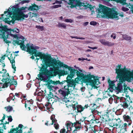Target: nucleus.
Returning a JSON list of instances; mask_svg holds the SVG:
<instances>
[{
  "label": "nucleus",
  "mask_w": 133,
  "mask_h": 133,
  "mask_svg": "<svg viewBox=\"0 0 133 133\" xmlns=\"http://www.w3.org/2000/svg\"><path fill=\"white\" fill-rule=\"evenodd\" d=\"M24 39L23 36H20L18 37L17 41H14L13 43L20 45L21 48L22 50H26L30 53L33 54L36 57H39V58H37L36 59L38 60L40 59L42 61L43 64L41 67L42 68L46 69L48 66H51L53 67L54 70L60 75H65L68 74V71H65L64 70H59L58 68H56L54 66L57 62L55 59L52 58L51 56L46 55L41 52H38L36 50L39 49L38 47L34 46L33 44L30 45L29 44H26V46L24 44Z\"/></svg>",
  "instance_id": "f257e3e1"
},
{
  "label": "nucleus",
  "mask_w": 133,
  "mask_h": 133,
  "mask_svg": "<svg viewBox=\"0 0 133 133\" xmlns=\"http://www.w3.org/2000/svg\"><path fill=\"white\" fill-rule=\"evenodd\" d=\"M77 68L78 69V70H77L76 71L78 77L76 78L75 80L73 79L69 81L68 80L67 81H64L61 82L58 81L54 83V84L56 85L59 84L62 88H63L65 89V90H66V91H63L61 89L58 90L59 92L64 97L68 94L70 90L71 91V90L75 89L76 83H78L81 79L86 80L87 82H89L90 85L92 87L96 88L99 87V82L98 77L92 75L90 76V78H89V79H88V76L83 74L82 70L78 68Z\"/></svg>",
  "instance_id": "f03ea898"
},
{
  "label": "nucleus",
  "mask_w": 133,
  "mask_h": 133,
  "mask_svg": "<svg viewBox=\"0 0 133 133\" xmlns=\"http://www.w3.org/2000/svg\"><path fill=\"white\" fill-rule=\"evenodd\" d=\"M115 71L117 74L116 81L118 82L116 89L118 92H122L123 90V87L124 90L128 87L125 83V81L131 82L133 81V71L127 68H122L121 65L116 66Z\"/></svg>",
  "instance_id": "7ed1b4c3"
},
{
  "label": "nucleus",
  "mask_w": 133,
  "mask_h": 133,
  "mask_svg": "<svg viewBox=\"0 0 133 133\" xmlns=\"http://www.w3.org/2000/svg\"><path fill=\"white\" fill-rule=\"evenodd\" d=\"M26 8L22 7L19 8L18 5H15L12 7L11 6L8 9V11H5L4 15L7 16V17H9L12 14H13V18L12 20H21L23 17L27 18L28 16L27 15H24L23 13Z\"/></svg>",
  "instance_id": "20e7f679"
},
{
  "label": "nucleus",
  "mask_w": 133,
  "mask_h": 133,
  "mask_svg": "<svg viewBox=\"0 0 133 133\" xmlns=\"http://www.w3.org/2000/svg\"><path fill=\"white\" fill-rule=\"evenodd\" d=\"M98 14L104 18H112L116 19H119V16H123L122 13H118L117 11L101 5L99 6Z\"/></svg>",
  "instance_id": "39448f33"
},
{
  "label": "nucleus",
  "mask_w": 133,
  "mask_h": 133,
  "mask_svg": "<svg viewBox=\"0 0 133 133\" xmlns=\"http://www.w3.org/2000/svg\"><path fill=\"white\" fill-rule=\"evenodd\" d=\"M65 124L67 130L66 133H71L70 131L72 130H74L73 132L76 133V131L81 128V125L78 122L73 124L69 121H67Z\"/></svg>",
  "instance_id": "423d86ee"
},
{
  "label": "nucleus",
  "mask_w": 133,
  "mask_h": 133,
  "mask_svg": "<svg viewBox=\"0 0 133 133\" xmlns=\"http://www.w3.org/2000/svg\"><path fill=\"white\" fill-rule=\"evenodd\" d=\"M0 83L2 84V88H5L7 87L8 85H10V88L11 89V85H16L17 84L16 81H15L13 78H10L8 77L6 79H4L3 78L0 82Z\"/></svg>",
  "instance_id": "0eeeda50"
},
{
  "label": "nucleus",
  "mask_w": 133,
  "mask_h": 133,
  "mask_svg": "<svg viewBox=\"0 0 133 133\" xmlns=\"http://www.w3.org/2000/svg\"><path fill=\"white\" fill-rule=\"evenodd\" d=\"M57 64L60 67H63L68 68L69 70L70 71V74L67 77V79L68 80H70L74 76L75 74V72L76 71V70L75 69H72V67L64 64L63 62H61L59 61H58L57 62Z\"/></svg>",
  "instance_id": "6e6552de"
},
{
  "label": "nucleus",
  "mask_w": 133,
  "mask_h": 133,
  "mask_svg": "<svg viewBox=\"0 0 133 133\" xmlns=\"http://www.w3.org/2000/svg\"><path fill=\"white\" fill-rule=\"evenodd\" d=\"M8 29H6L5 30H4L3 31V32H1L0 33V37L1 38H3L4 39V41L6 43H10L9 41H8L7 39V38H8V36H11L13 37L14 38H18L17 36V35L12 34L11 33H10L8 34L6 32Z\"/></svg>",
  "instance_id": "1a4fd4ad"
},
{
  "label": "nucleus",
  "mask_w": 133,
  "mask_h": 133,
  "mask_svg": "<svg viewBox=\"0 0 133 133\" xmlns=\"http://www.w3.org/2000/svg\"><path fill=\"white\" fill-rule=\"evenodd\" d=\"M126 97H127V101H126L120 104L124 108H126L129 107V110H130L131 109H132L133 107H132L131 105L130 104V103H132V101H130V97L128 95H126Z\"/></svg>",
  "instance_id": "9d476101"
},
{
  "label": "nucleus",
  "mask_w": 133,
  "mask_h": 133,
  "mask_svg": "<svg viewBox=\"0 0 133 133\" xmlns=\"http://www.w3.org/2000/svg\"><path fill=\"white\" fill-rule=\"evenodd\" d=\"M8 59L10 61L11 63L12 64V68L14 69V73H15V72L16 71V67L15 65V56L14 54H10L9 57H8Z\"/></svg>",
  "instance_id": "9b49d317"
},
{
  "label": "nucleus",
  "mask_w": 133,
  "mask_h": 133,
  "mask_svg": "<svg viewBox=\"0 0 133 133\" xmlns=\"http://www.w3.org/2000/svg\"><path fill=\"white\" fill-rule=\"evenodd\" d=\"M99 41L102 45L104 46H107L109 47L112 46L115 44L114 43L111 42L106 41L104 39H101Z\"/></svg>",
  "instance_id": "f8f14e48"
},
{
  "label": "nucleus",
  "mask_w": 133,
  "mask_h": 133,
  "mask_svg": "<svg viewBox=\"0 0 133 133\" xmlns=\"http://www.w3.org/2000/svg\"><path fill=\"white\" fill-rule=\"evenodd\" d=\"M108 82L109 87L108 90H109V92L110 91V92L112 93L114 90V89L116 88L115 86L114 82L110 80L108 81Z\"/></svg>",
  "instance_id": "ddd939ff"
},
{
  "label": "nucleus",
  "mask_w": 133,
  "mask_h": 133,
  "mask_svg": "<svg viewBox=\"0 0 133 133\" xmlns=\"http://www.w3.org/2000/svg\"><path fill=\"white\" fill-rule=\"evenodd\" d=\"M124 121L126 122L132 123V121L130 117L127 115H124L123 116Z\"/></svg>",
  "instance_id": "4468645a"
},
{
  "label": "nucleus",
  "mask_w": 133,
  "mask_h": 133,
  "mask_svg": "<svg viewBox=\"0 0 133 133\" xmlns=\"http://www.w3.org/2000/svg\"><path fill=\"white\" fill-rule=\"evenodd\" d=\"M38 6L36 5H34L32 6H31L29 8V10H38Z\"/></svg>",
  "instance_id": "2eb2a0df"
},
{
  "label": "nucleus",
  "mask_w": 133,
  "mask_h": 133,
  "mask_svg": "<svg viewBox=\"0 0 133 133\" xmlns=\"http://www.w3.org/2000/svg\"><path fill=\"white\" fill-rule=\"evenodd\" d=\"M123 38L124 39L127 41H129L131 40V38L130 36H129L126 35H123L122 36Z\"/></svg>",
  "instance_id": "dca6fc26"
},
{
  "label": "nucleus",
  "mask_w": 133,
  "mask_h": 133,
  "mask_svg": "<svg viewBox=\"0 0 133 133\" xmlns=\"http://www.w3.org/2000/svg\"><path fill=\"white\" fill-rule=\"evenodd\" d=\"M19 32V30L17 28H14L13 30H8L7 33L9 34L10 33H11L12 34V33H13L14 32H15L16 33H18Z\"/></svg>",
  "instance_id": "f3484780"
},
{
  "label": "nucleus",
  "mask_w": 133,
  "mask_h": 133,
  "mask_svg": "<svg viewBox=\"0 0 133 133\" xmlns=\"http://www.w3.org/2000/svg\"><path fill=\"white\" fill-rule=\"evenodd\" d=\"M49 100H50V99H55L59 101V99L57 96H53L52 94H50V96L48 97Z\"/></svg>",
  "instance_id": "a211bd4d"
},
{
  "label": "nucleus",
  "mask_w": 133,
  "mask_h": 133,
  "mask_svg": "<svg viewBox=\"0 0 133 133\" xmlns=\"http://www.w3.org/2000/svg\"><path fill=\"white\" fill-rule=\"evenodd\" d=\"M18 129V128H16V129H13L12 131H10V133H14L13 132H14L16 131ZM22 129L21 128H20L18 131H17V132L14 133H22Z\"/></svg>",
  "instance_id": "6ab92c4d"
},
{
  "label": "nucleus",
  "mask_w": 133,
  "mask_h": 133,
  "mask_svg": "<svg viewBox=\"0 0 133 133\" xmlns=\"http://www.w3.org/2000/svg\"><path fill=\"white\" fill-rule=\"evenodd\" d=\"M57 26L58 27H62L64 29H66V25L63 23H58V24L57 25Z\"/></svg>",
  "instance_id": "aec40b11"
},
{
  "label": "nucleus",
  "mask_w": 133,
  "mask_h": 133,
  "mask_svg": "<svg viewBox=\"0 0 133 133\" xmlns=\"http://www.w3.org/2000/svg\"><path fill=\"white\" fill-rule=\"evenodd\" d=\"M48 88L49 89L50 93H52L53 92L55 91L56 90L55 87L52 85L49 86Z\"/></svg>",
  "instance_id": "412c9836"
},
{
  "label": "nucleus",
  "mask_w": 133,
  "mask_h": 133,
  "mask_svg": "<svg viewBox=\"0 0 133 133\" xmlns=\"http://www.w3.org/2000/svg\"><path fill=\"white\" fill-rule=\"evenodd\" d=\"M29 14L30 15V17L31 18H32L33 17H37V16H38V15L37 13H33L30 12Z\"/></svg>",
  "instance_id": "4be33fe9"
},
{
  "label": "nucleus",
  "mask_w": 133,
  "mask_h": 133,
  "mask_svg": "<svg viewBox=\"0 0 133 133\" xmlns=\"http://www.w3.org/2000/svg\"><path fill=\"white\" fill-rule=\"evenodd\" d=\"M131 123H131L126 122L123 124V125H122V127H123V128H124L125 131H126L127 130L126 127L128 126H129L130 125Z\"/></svg>",
  "instance_id": "5701e85b"
},
{
  "label": "nucleus",
  "mask_w": 133,
  "mask_h": 133,
  "mask_svg": "<svg viewBox=\"0 0 133 133\" xmlns=\"http://www.w3.org/2000/svg\"><path fill=\"white\" fill-rule=\"evenodd\" d=\"M126 98H125L124 97H121L120 98L119 97V102H120L121 103H122L124 102L125 101H127V97Z\"/></svg>",
  "instance_id": "b1692460"
},
{
  "label": "nucleus",
  "mask_w": 133,
  "mask_h": 133,
  "mask_svg": "<svg viewBox=\"0 0 133 133\" xmlns=\"http://www.w3.org/2000/svg\"><path fill=\"white\" fill-rule=\"evenodd\" d=\"M77 110L78 112H81L84 110V108H83L81 105H78L77 107Z\"/></svg>",
  "instance_id": "393cba45"
},
{
  "label": "nucleus",
  "mask_w": 133,
  "mask_h": 133,
  "mask_svg": "<svg viewBox=\"0 0 133 133\" xmlns=\"http://www.w3.org/2000/svg\"><path fill=\"white\" fill-rule=\"evenodd\" d=\"M33 103V102L32 101V100H30L29 101H28L27 102V103L25 104V108H26L27 105L28 107L29 106H31V105H32Z\"/></svg>",
  "instance_id": "a878e982"
},
{
  "label": "nucleus",
  "mask_w": 133,
  "mask_h": 133,
  "mask_svg": "<svg viewBox=\"0 0 133 133\" xmlns=\"http://www.w3.org/2000/svg\"><path fill=\"white\" fill-rule=\"evenodd\" d=\"M114 98V101L115 103H117L119 102V97L117 96H115Z\"/></svg>",
  "instance_id": "bb28decb"
},
{
  "label": "nucleus",
  "mask_w": 133,
  "mask_h": 133,
  "mask_svg": "<svg viewBox=\"0 0 133 133\" xmlns=\"http://www.w3.org/2000/svg\"><path fill=\"white\" fill-rule=\"evenodd\" d=\"M36 28L41 31L43 30L44 29V26H41L40 25H36Z\"/></svg>",
  "instance_id": "cd10ccee"
},
{
  "label": "nucleus",
  "mask_w": 133,
  "mask_h": 133,
  "mask_svg": "<svg viewBox=\"0 0 133 133\" xmlns=\"http://www.w3.org/2000/svg\"><path fill=\"white\" fill-rule=\"evenodd\" d=\"M51 119L52 120V121L51 125H52L53 123H54L56 121V119L55 118V115H51Z\"/></svg>",
  "instance_id": "c85d7f7f"
},
{
  "label": "nucleus",
  "mask_w": 133,
  "mask_h": 133,
  "mask_svg": "<svg viewBox=\"0 0 133 133\" xmlns=\"http://www.w3.org/2000/svg\"><path fill=\"white\" fill-rule=\"evenodd\" d=\"M71 37L72 38H76V39H83V40L85 39V38H83V37H78L77 36H71Z\"/></svg>",
  "instance_id": "c756f323"
},
{
  "label": "nucleus",
  "mask_w": 133,
  "mask_h": 133,
  "mask_svg": "<svg viewBox=\"0 0 133 133\" xmlns=\"http://www.w3.org/2000/svg\"><path fill=\"white\" fill-rule=\"evenodd\" d=\"M5 108L6 109V110L8 111H11L12 110V108L11 107H8Z\"/></svg>",
  "instance_id": "7c9ffc66"
},
{
  "label": "nucleus",
  "mask_w": 133,
  "mask_h": 133,
  "mask_svg": "<svg viewBox=\"0 0 133 133\" xmlns=\"http://www.w3.org/2000/svg\"><path fill=\"white\" fill-rule=\"evenodd\" d=\"M64 21L66 22L72 23L73 21L71 19H65Z\"/></svg>",
  "instance_id": "2f4dec72"
},
{
  "label": "nucleus",
  "mask_w": 133,
  "mask_h": 133,
  "mask_svg": "<svg viewBox=\"0 0 133 133\" xmlns=\"http://www.w3.org/2000/svg\"><path fill=\"white\" fill-rule=\"evenodd\" d=\"M115 121L116 122V123H117V124H118V126L119 125H120V123H121V121L120 120L119 118L116 119L115 120Z\"/></svg>",
  "instance_id": "473e14b6"
},
{
  "label": "nucleus",
  "mask_w": 133,
  "mask_h": 133,
  "mask_svg": "<svg viewBox=\"0 0 133 133\" xmlns=\"http://www.w3.org/2000/svg\"><path fill=\"white\" fill-rule=\"evenodd\" d=\"M114 97L113 96L112 97V96H111L110 98H109V103H110L111 104L112 103L113 101V99H114Z\"/></svg>",
  "instance_id": "72a5a7b5"
},
{
  "label": "nucleus",
  "mask_w": 133,
  "mask_h": 133,
  "mask_svg": "<svg viewBox=\"0 0 133 133\" xmlns=\"http://www.w3.org/2000/svg\"><path fill=\"white\" fill-rule=\"evenodd\" d=\"M91 112L93 114H97L98 112L96 109H92Z\"/></svg>",
  "instance_id": "f704fd0d"
},
{
  "label": "nucleus",
  "mask_w": 133,
  "mask_h": 133,
  "mask_svg": "<svg viewBox=\"0 0 133 133\" xmlns=\"http://www.w3.org/2000/svg\"><path fill=\"white\" fill-rule=\"evenodd\" d=\"M61 5H53L52 7L53 8H57L61 7Z\"/></svg>",
  "instance_id": "c9c22d12"
},
{
  "label": "nucleus",
  "mask_w": 133,
  "mask_h": 133,
  "mask_svg": "<svg viewBox=\"0 0 133 133\" xmlns=\"http://www.w3.org/2000/svg\"><path fill=\"white\" fill-rule=\"evenodd\" d=\"M122 10L124 11H126L129 10V9L126 7H123L122 8Z\"/></svg>",
  "instance_id": "e433bc0d"
},
{
  "label": "nucleus",
  "mask_w": 133,
  "mask_h": 133,
  "mask_svg": "<svg viewBox=\"0 0 133 133\" xmlns=\"http://www.w3.org/2000/svg\"><path fill=\"white\" fill-rule=\"evenodd\" d=\"M6 54L5 55V56H6L7 57H9V56L11 54L10 53V52H9L8 51H7L6 52Z\"/></svg>",
  "instance_id": "4c0bfd02"
},
{
  "label": "nucleus",
  "mask_w": 133,
  "mask_h": 133,
  "mask_svg": "<svg viewBox=\"0 0 133 133\" xmlns=\"http://www.w3.org/2000/svg\"><path fill=\"white\" fill-rule=\"evenodd\" d=\"M97 23L96 22L91 21L90 22V24L91 25H96Z\"/></svg>",
  "instance_id": "58836bf2"
},
{
  "label": "nucleus",
  "mask_w": 133,
  "mask_h": 133,
  "mask_svg": "<svg viewBox=\"0 0 133 133\" xmlns=\"http://www.w3.org/2000/svg\"><path fill=\"white\" fill-rule=\"evenodd\" d=\"M105 93L108 96H110L111 95V93L109 91H106Z\"/></svg>",
  "instance_id": "ea45409f"
},
{
  "label": "nucleus",
  "mask_w": 133,
  "mask_h": 133,
  "mask_svg": "<svg viewBox=\"0 0 133 133\" xmlns=\"http://www.w3.org/2000/svg\"><path fill=\"white\" fill-rule=\"evenodd\" d=\"M65 131V129H62L60 131L61 133H64Z\"/></svg>",
  "instance_id": "a19ab883"
},
{
  "label": "nucleus",
  "mask_w": 133,
  "mask_h": 133,
  "mask_svg": "<svg viewBox=\"0 0 133 133\" xmlns=\"http://www.w3.org/2000/svg\"><path fill=\"white\" fill-rule=\"evenodd\" d=\"M111 38H113L114 39L116 38V36L114 34H112L111 35Z\"/></svg>",
  "instance_id": "79ce46f5"
},
{
  "label": "nucleus",
  "mask_w": 133,
  "mask_h": 133,
  "mask_svg": "<svg viewBox=\"0 0 133 133\" xmlns=\"http://www.w3.org/2000/svg\"><path fill=\"white\" fill-rule=\"evenodd\" d=\"M54 126L55 127L56 129H57L58 128L59 125L58 124H54Z\"/></svg>",
  "instance_id": "37998d69"
},
{
  "label": "nucleus",
  "mask_w": 133,
  "mask_h": 133,
  "mask_svg": "<svg viewBox=\"0 0 133 133\" xmlns=\"http://www.w3.org/2000/svg\"><path fill=\"white\" fill-rule=\"evenodd\" d=\"M118 124L116 123V122L115 120L113 126L114 127H117L118 126Z\"/></svg>",
  "instance_id": "c03bdc74"
},
{
  "label": "nucleus",
  "mask_w": 133,
  "mask_h": 133,
  "mask_svg": "<svg viewBox=\"0 0 133 133\" xmlns=\"http://www.w3.org/2000/svg\"><path fill=\"white\" fill-rule=\"evenodd\" d=\"M8 120L9 121H10V122L12 121V119L11 116H9L8 118Z\"/></svg>",
  "instance_id": "a18cd8bd"
},
{
  "label": "nucleus",
  "mask_w": 133,
  "mask_h": 133,
  "mask_svg": "<svg viewBox=\"0 0 133 133\" xmlns=\"http://www.w3.org/2000/svg\"><path fill=\"white\" fill-rule=\"evenodd\" d=\"M88 47L90 49H96L98 48L97 47H90L89 46H88Z\"/></svg>",
  "instance_id": "49530a36"
},
{
  "label": "nucleus",
  "mask_w": 133,
  "mask_h": 133,
  "mask_svg": "<svg viewBox=\"0 0 133 133\" xmlns=\"http://www.w3.org/2000/svg\"><path fill=\"white\" fill-rule=\"evenodd\" d=\"M78 60L79 61H84L85 60V58L82 57L81 58H78Z\"/></svg>",
  "instance_id": "de8ad7c7"
},
{
  "label": "nucleus",
  "mask_w": 133,
  "mask_h": 133,
  "mask_svg": "<svg viewBox=\"0 0 133 133\" xmlns=\"http://www.w3.org/2000/svg\"><path fill=\"white\" fill-rule=\"evenodd\" d=\"M0 74H2V76L3 77H5V74H4V73H3V72H0ZM6 75H7V74H5Z\"/></svg>",
  "instance_id": "09e8293b"
},
{
  "label": "nucleus",
  "mask_w": 133,
  "mask_h": 133,
  "mask_svg": "<svg viewBox=\"0 0 133 133\" xmlns=\"http://www.w3.org/2000/svg\"><path fill=\"white\" fill-rule=\"evenodd\" d=\"M103 98H106L108 97L107 96V94H106V93H105V94H103Z\"/></svg>",
  "instance_id": "8fccbe9b"
},
{
  "label": "nucleus",
  "mask_w": 133,
  "mask_h": 133,
  "mask_svg": "<svg viewBox=\"0 0 133 133\" xmlns=\"http://www.w3.org/2000/svg\"><path fill=\"white\" fill-rule=\"evenodd\" d=\"M85 88V87H82L81 88V91H84Z\"/></svg>",
  "instance_id": "3c124183"
},
{
  "label": "nucleus",
  "mask_w": 133,
  "mask_h": 133,
  "mask_svg": "<svg viewBox=\"0 0 133 133\" xmlns=\"http://www.w3.org/2000/svg\"><path fill=\"white\" fill-rule=\"evenodd\" d=\"M85 42L86 43H92V42L91 41H86Z\"/></svg>",
  "instance_id": "603ef678"
},
{
  "label": "nucleus",
  "mask_w": 133,
  "mask_h": 133,
  "mask_svg": "<svg viewBox=\"0 0 133 133\" xmlns=\"http://www.w3.org/2000/svg\"><path fill=\"white\" fill-rule=\"evenodd\" d=\"M89 23V22H86L84 23V25L85 26H86L88 25Z\"/></svg>",
  "instance_id": "864d4df0"
},
{
  "label": "nucleus",
  "mask_w": 133,
  "mask_h": 133,
  "mask_svg": "<svg viewBox=\"0 0 133 133\" xmlns=\"http://www.w3.org/2000/svg\"><path fill=\"white\" fill-rule=\"evenodd\" d=\"M5 55H4V56H3L2 57H1L2 60H4V59L5 57Z\"/></svg>",
  "instance_id": "5fc2aeb1"
},
{
  "label": "nucleus",
  "mask_w": 133,
  "mask_h": 133,
  "mask_svg": "<svg viewBox=\"0 0 133 133\" xmlns=\"http://www.w3.org/2000/svg\"><path fill=\"white\" fill-rule=\"evenodd\" d=\"M30 106L29 105V106L28 107L27 106L26 108L27 109V108H28L29 109V110H30Z\"/></svg>",
  "instance_id": "6e6d98bb"
},
{
  "label": "nucleus",
  "mask_w": 133,
  "mask_h": 133,
  "mask_svg": "<svg viewBox=\"0 0 133 133\" xmlns=\"http://www.w3.org/2000/svg\"><path fill=\"white\" fill-rule=\"evenodd\" d=\"M39 19H40V20H39V21L40 22H43V19H42V18H40Z\"/></svg>",
  "instance_id": "4d7b16f0"
},
{
  "label": "nucleus",
  "mask_w": 133,
  "mask_h": 133,
  "mask_svg": "<svg viewBox=\"0 0 133 133\" xmlns=\"http://www.w3.org/2000/svg\"><path fill=\"white\" fill-rule=\"evenodd\" d=\"M23 126V125L22 124H19L18 125V127L19 128H22Z\"/></svg>",
  "instance_id": "13d9d810"
},
{
  "label": "nucleus",
  "mask_w": 133,
  "mask_h": 133,
  "mask_svg": "<svg viewBox=\"0 0 133 133\" xmlns=\"http://www.w3.org/2000/svg\"><path fill=\"white\" fill-rule=\"evenodd\" d=\"M5 119V117L4 116L2 118V120H1L2 121V122H3V120H4Z\"/></svg>",
  "instance_id": "bf43d9fd"
},
{
  "label": "nucleus",
  "mask_w": 133,
  "mask_h": 133,
  "mask_svg": "<svg viewBox=\"0 0 133 133\" xmlns=\"http://www.w3.org/2000/svg\"><path fill=\"white\" fill-rule=\"evenodd\" d=\"M48 104H46L45 105V106L46 107V109H47L48 108Z\"/></svg>",
  "instance_id": "052dcab7"
},
{
  "label": "nucleus",
  "mask_w": 133,
  "mask_h": 133,
  "mask_svg": "<svg viewBox=\"0 0 133 133\" xmlns=\"http://www.w3.org/2000/svg\"><path fill=\"white\" fill-rule=\"evenodd\" d=\"M88 107V105H86L84 106V109L85 108H87Z\"/></svg>",
  "instance_id": "680f3d73"
},
{
  "label": "nucleus",
  "mask_w": 133,
  "mask_h": 133,
  "mask_svg": "<svg viewBox=\"0 0 133 133\" xmlns=\"http://www.w3.org/2000/svg\"><path fill=\"white\" fill-rule=\"evenodd\" d=\"M15 95H16V96H17V97H18L19 96V94H18V93H16L15 94Z\"/></svg>",
  "instance_id": "e2e57ef3"
},
{
  "label": "nucleus",
  "mask_w": 133,
  "mask_h": 133,
  "mask_svg": "<svg viewBox=\"0 0 133 133\" xmlns=\"http://www.w3.org/2000/svg\"><path fill=\"white\" fill-rule=\"evenodd\" d=\"M93 68L92 66H90L89 68V69H92Z\"/></svg>",
  "instance_id": "0e129e2a"
},
{
  "label": "nucleus",
  "mask_w": 133,
  "mask_h": 133,
  "mask_svg": "<svg viewBox=\"0 0 133 133\" xmlns=\"http://www.w3.org/2000/svg\"><path fill=\"white\" fill-rule=\"evenodd\" d=\"M91 51V50L89 49L87 50H86V52H89V51Z\"/></svg>",
  "instance_id": "69168bd1"
},
{
  "label": "nucleus",
  "mask_w": 133,
  "mask_h": 133,
  "mask_svg": "<svg viewBox=\"0 0 133 133\" xmlns=\"http://www.w3.org/2000/svg\"><path fill=\"white\" fill-rule=\"evenodd\" d=\"M31 58L32 59H34L35 58L33 55L31 57Z\"/></svg>",
  "instance_id": "338daca9"
},
{
  "label": "nucleus",
  "mask_w": 133,
  "mask_h": 133,
  "mask_svg": "<svg viewBox=\"0 0 133 133\" xmlns=\"http://www.w3.org/2000/svg\"><path fill=\"white\" fill-rule=\"evenodd\" d=\"M131 11H132V13H133V8H131Z\"/></svg>",
  "instance_id": "774afa93"
}]
</instances>
